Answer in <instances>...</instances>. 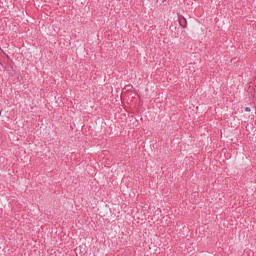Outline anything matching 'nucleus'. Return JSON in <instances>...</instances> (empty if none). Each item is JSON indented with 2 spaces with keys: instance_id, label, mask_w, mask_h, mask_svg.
<instances>
[{
  "instance_id": "1",
  "label": "nucleus",
  "mask_w": 256,
  "mask_h": 256,
  "mask_svg": "<svg viewBox=\"0 0 256 256\" xmlns=\"http://www.w3.org/2000/svg\"><path fill=\"white\" fill-rule=\"evenodd\" d=\"M179 23L181 27H185V25H187V20L185 19V17L179 16Z\"/></svg>"
},
{
  "instance_id": "2",
  "label": "nucleus",
  "mask_w": 256,
  "mask_h": 256,
  "mask_svg": "<svg viewBox=\"0 0 256 256\" xmlns=\"http://www.w3.org/2000/svg\"><path fill=\"white\" fill-rule=\"evenodd\" d=\"M245 111H246L247 113H250L251 108H250V107H246V108H245Z\"/></svg>"
},
{
  "instance_id": "3",
  "label": "nucleus",
  "mask_w": 256,
  "mask_h": 256,
  "mask_svg": "<svg viewBox=\"0 0 256 256\" xmlns=\"http://www.w3.org/2000/svg\"><path fill=\"white\" fill-rule=\"evenodd\" d=\"M162 3H165V0H162Z\"/></svg>"
}]
</instances>
